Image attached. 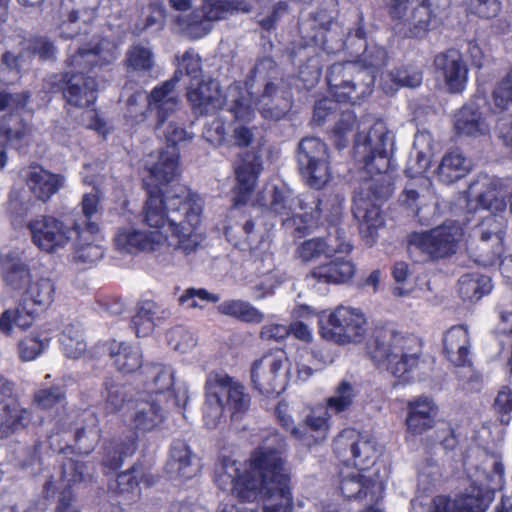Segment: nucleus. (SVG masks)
Returning a JSON list of instances; mask_svg holds the SVG:
<instances>
[{"instance_id":"obj_38","label":"nucleus","mask_w":512,"mask_h":512,"mask_svg":"<svg viewBox=\"0 0 512 512\" xmlns=\"http://www.w3.org/2000/svg\"><path fill=\"white\" fill-rule=\"evenodd\" d=\"M344 440L350 441V451L354 465L364 470L372 464L377 455L376 441L369 435L358 434L353 430L344 432L337 444Z\"/></svg>"},{"instance_id":"obj_22","label":"nucleus","mask_w":512,"mask_h":512,"mask_svg":"<svg viewBox=\"0 0 512 512\" xmlns=\"http://www.w3.org/2000/svg\"><path fill=\"white\" fill-rule=\"evenodd\" d=\"M485 99L476 97L463 105L453 119L456 133L464 137H481L490 132V123L483 110Z\"/></svg>"},{"instance_id":"obj_55","label":"nucleus","mask_w":512,"mask_h":512,"mask_svg":"<svg viewBox=\"0 0 512 512\" xmlns=\"http://www.w3.org/2000/svg\"><path fill=\"white\" fill-rule=\"evenodd\" d=\"M60 343L64 354L73 359L80 358L87 349L82 328L78 324H70L63 329Z\"/></svg>"},{"instance_id":"obj_2","label":"nucleus","mask_w":512,"mask_h":512,"mask_svg":"<svg viewBox=\"0 0 512 512\" xmlns=\"http://www.w3.org/2000/svg\"><path fill=\"white\" fill-rule=\"evenodd\" d=\"M285 443L273 433L251 454L248 464L227 459L216 470L215 481L223 491L242 500L264 497V512H292L290 469Z\"/></svg>"},{"instance_id":"obj_41","label":"nucleus","mask_w":512,"mask_h":512,"mask_svg":"<svg viewBox=\"0 0 512 512\" xmlns=\"http://www.w3.org/2000/svg\"><path fill=\"white\" fill-rule=\"evenodd\" d=\"M470 168V161L460 151L455 150L443 156L436 174L441 182L451 184L465 177Z\"/></svg>"},{"instance_id":"obj_26","label":"nucleus","mask_w":512,"mask_h":512,"mask_svg":"<svg viewBox=\"0 0 512 512\" xmlns=\"http://www.w3.org/2000/svg\"><path fill=\"white\" fill-rule=\"evenodd\" d=\"M187 98L196 113L214 114L224 107V96L219 83L208 82L192 83L187 91Z\"/></svg>"},{"instance_id":"obj_12","label":"nucleus","mask_w":512,"mask_h":512,"mask_svg":"<svg viewBox=\"0 0 512 512\" xmlns=\"http://www.w3.org/2000/svg\"><path fill=\"white\" fill-rule=\"evenodd\" d=\"M463 236L462 226L449 220L428 231L411 234L409 249L421 252L426 259L445 258L456 253Z\"/></svg>"},{"instance_id":"obj_52","label":"nucleus","mask_w":512,"mask_h":512,"mask_svg":"<svg viewBox=\"0 0 512 512\" xmlns=\"http://www.w3.org/2000/svg\"><path fill=\"white\" fill-rule=\"evenodd\" d=\"M356 387L347 380H342L335 387L333 394L325 401L326 408L339 415L350 410L357 397Z\"/></svg>"},{"instance_id":"obj_5","label":"nucleus","mask_w":512,"mask_h":512,"mask_svg":"<svg viewBox=\"0 0 512 512\" xmlns=\"http://www.w3.org/2000/svg\"><path fill=\"white\" fill-rule=\"evenodd\" d=\"M387 53L383 47L368 46L362 54L361 62L333 64L328 71L327 83L337 102L355 104L370 95L375 81V69L386 63Z\"/></svg>"},{"instance_id":"obj_8","label":"nucleus","mask_w":512,"mask_h":512,"mask_svg":"<svg viewBox=\"0 0 512 512\" xmlns=\"http://www.w3.org/2000/svg\"><path fill=\"white\" fill-rule=\"evenodd\" d=\"M450 0H391L390 15L404 37L423 38L439 24Z\"/></svg>"},{"instance_id":"obj_59","label":"nucleus","mask_w":512,"mask_h":512,"mask_svg":"<svg viewBox=\"0 0 512 512\" xmlns=\"http://www.w3.org/2000/svg\"><path fill=\"white\" fill-rule=\"evenodd\" d=\"M167 338L170 347L180 353L190 352L197 344L195 335L181 326L172 328Z\"/></svg>"},{"instance_id":"obj_23","label":"nucleus","mask_w":512,"mask_h":512,"mask_svg":"<svg viewBox=\"0 0 512 512\" xmlns=\"http://www.w3.org/2000/svg\"><path fill=\"white\" fill-rule=\"evenodd\" d=\"M434 64L450 92L459 93L464 90L468 69L459 51L449 49L438 54L435 57Z\"/></svg>"},{"instance_id":"obj_11","label":"nucleus","mask_w":512,"mask_h":512,"mask_svg":"<svg viewBox=\"0 0 512 512\" xmlns=\"http://www.w3.org/2000/svg\"><path fill=\"white\" fill-rule=\"evenodd\" d=\"M506 230L507 220L497 213L487 215L473 227L471 246L478 263L492 266L500 261Z\"/></svg>"},{"instance_id":"obj_48","label":"nucleus","mask_w":512,"mask_h":512,"mask_svg":"<svg viewBox=\"0 0 512 512\" xmlns=\"http://www.w3.org/2000/svg\"><path fill=\"white\" fill-rule=\"evenodd\" d=\"M217 311L247 323H260L264 319V314L260 310L241 299L225 300L217 306Z\"/></svg>"},{"instance_id":"obj_54","label":"nucleus","mask_w":512,"mask_h":512,"mask_svg":"<svg viewBox=\"0 0 512 512\" xmlns=\"http://www.w3.org/2000/svg\"><path fill=\"white\" fill-rule=\"evenodd\" d=\"M145 374L149 381L151 392L162 394L170 392L174 385L175 372L172 367L162 364H152L145 367Z\"/></svg>"},{"instance_id":"obj_27","label":"nucleus","mask_w":512,"mask_h":512,"mask_svg":"<svg viewBox=\"0 0 512 512\" xmlns=\"http://www.w3.org/2000/svg\"><path fill=\"white\" fill-rule=\"evenodd\" d=\"M471 348V336L467 326H452L445 332L443 351L455 366H466L470 363Z\"/></svg>"},{"instance_id":"obj_49","label":"nucleus","mask_w":512,"mask_h":512,"mask_svg":"<svg viewBox=\"0 0 512 512\" xmlns=\"http://www.w3.org/2000/svg\"><path fill=\"white\" fill-rule=\"evenodd\" d=\"M31 420V414L26 408H18L11 404L0 405V433L8 436L25 428Z\"/></svg>"},{"instance_id":"obj_42","label":"nucleus","mask_w":512,"mask_h":512,"mask_svg":"<svg viewBox=\"0 0 512 512\" xmlns=\"http://www.w3.org/2000/svg\"><path fill=\"white\" fill-rule=\"evenodd\" d=\"M92 470L93 465L90 462L83 461L80 455L63 460L61 465V481L64 486L62 493H65L66 499L71 497V494L66 489L88 480L92 475ZM62 496L63 494H61Z\"/></svg>"},{"instance_id":"obj_3","label":"nucleus","mask_w":512,"mask_h":512,"mask_svg":"<svg viewBox=\"0 0 512 512\" xmlns=\"http://www.w3.org/2000/svg\"><path fill=\"white\" fill-rule=\"evenodd\" d=\"M392 148L393 135L383 121H376L366 135H358L356 139L355 153L365 171L372 176L380 175L382 182L376 188L373 181H366L356 190L353 199V214L368 244L374 243L378 229L384 224L379 201L391 193V178L386 173L391 165Z\"/></svg>"},{"instance_id":"obj_53","label":"nucleus","mask_w":512,"mask_h":512,"mask_svg":"<svg viewBox=\"0 0 512 512\" xmlns=\"http://www.w3.org/2000/svg\"><path fill=\"white\" fill-rule=\"evenodd\" d=\"M493 286L488 276L481 274H466L459 279V293L464 300L478 301L489 294Z\"/></svg>"},{"instance_id":"obj_19","label":"nucleus","mask_w":512,"mask_h":512,"mask_svg":"<svg viewBox=\"0 0 512 512\" xmlns=\"http://www.w3.org/2000/svg\"><path fill=\"white\" fill-rule=\"evenodd\" d=\"M503 188L504 183L500 178L480 175L466 191L468 210L484 209L503 213L507 207Z\"/></svg>"},{"instance_id":"obj_62","label":"nucleus","mask_w":512,"mask_h":512,"mask_svg":"<svg viewBox=\"0 0 512 512\" xmlns=\"http://www.w3.org/2000/svg\"><path fill=\"white\" fill-rule=\"evenodd\" d=\"M281 283L278 273L270 271L260 276L251 284V290L255 299H263L273 293L274 289Z\"/></svg>"},{"instance_id":"obj_28","label":"nucleus","mask_w":512,"mask_h":512,"mask_svg":"<svg viewBox=\"0 0 512 512\" xmlns=\"http://www.w3.org/2000/svg\"><path fill=\"white\" fill-rule=\"evenodd\" d=\"M356 272L355 264L346 257H336L328 263L313 268L306 276L311 283H346Z\"/></svg>"},{"instance_id":"obj_35","label":"nucleus","mask_w":512,"mask_h":512,"mask_svg":"<svg viewBox=\"0 0 512 512\" xmlns=\"http://www.w3.org/2000/svg\"><path fill=\"white\" fill-rule=\"evenodd\" d=\"M342 494L349 499L369 498L371 502L378 501L382 497L383 483L373 481L360 471L345 476L340 485Z\"/></svg>"},{"instance_id":"obj_47","label":"nucleus","mask_w":512,"mask_h":512,"mask_svg":"<svg viewBox=\"0 0 512 512\" xmlns=\"http://www.w3.org/2000/svg\"><path fill=\"white\" fill-rule=\"evenodd\" d=\"M400 202L420 221H428L435 213V201L430 193L420 194L414 189H406L400 196Z\"/></svg>"},{"instance_id":"obj_24","label":"nucleus","mask_w":512,"mask_h":512,"mask_svg":"<svg viewBox=\"0 0 512 512\" xmlns=\"http://www.w3.org/2000/svg\"><path fill=\"white\" fill-rule=\"evenodd\" d=\"M144 165L154 182L167 184L179 173V151L177 147L167 146L161 151L147 155Z\"/></svg>"},{"instance_id":"obj_50","label":"nucleus","mask_w":512,"mask_h":512,"mask_svg":"<svg viewBox=\"0 0 512 512\" xmlns=\"http://www.w3.org/2000/svg\"><path fill=\"white\" fill-rule=\"evenodd\" d=\"M31 420V414L26 408H18L11 404L0 405V433L8 436L25 428Z\"/></svg>"},{"instance_id":"obj_51","label":"nucleus","mask_w":512,"mask_h":512,"mask_svg":"<svg viewBox=\"0 0 512 512\" xmlns=\"http://www.w3.org/2000/svg\"><path fill=\"white\" fill-rule=\"evenodd\" d=\"M262 171V163L259 156L247 154L236 169V179L240 193H250L255 185L258 175Z\"/></svg>"},{"instance_id":"obj_6","label":"nucleus","mask_w":512,"mask_h":512,"mask_svg":"<svg viewBox=\"0 0 512 512\" xmlns=\"http://www.w3.org/2000/svg\"><path fill=\"white\" fill-rule=\"evenodd\" d=\"M204 419L209 428H215L225 409L232 417L245 413L250 407V396L244 386L222 372H211L205 383Z\"/></svg>"},{"instance_id":"obj_56","label":"nucleus","mask_w":512,"mask_h":512,"mask_svg":"<svg viewBox=\"0 0 512 512\" xmlns=\"http://www.w3.org/2000/svg\"><path fill=\"white\" fill-rule=\"evenodd\" d=\"M28 132L27 125L17 116L7 115L0 121V135H3L16 148H19L25 141Z\"/></svg>"},{"instance_id":"obj_43","label":"nucleus","mask_w":512,"mask_h":512,"mask_svg":"<svg viewBox=\"0 0 512 512\" xmlns=\"http://www.w3.org/2000/svg\"><path fill=\"white\" fill-rule=\"evenodd\" d=\"M432 136L428 132H419L415 136L414 148L406 172L410 177L424 174L431 163Z\"/></svg>"},{"instance_id":"obj_20","label":"nucleus","mask_w":512,"mask_h":512,"mask_svg":"<svg viewBox=\"0 0 512 512\" xmlns=\"http://www.w3.org/2000/svg\"><path fill=\"white\" fill-rule=\"evenodd\" d=\"M352 245L348 241L345 229L333 225L326 238H312L300 243L296 248V257L302 262H311L321 256L331 257L335 254L347 255Z\"/></svg>"},{"instance_id":"obj_10","label":"nucleus","mask_w":512,"mask_h":512,"mask_svg":"<svg viewBox=\"0 0 512 512\" xmlns=\"http://www.w3.org/2000/svg\"><path fill=\"white\" fill-rule=\"evenodd\" d=\"M319 334L337 344L360 343L367 334L364 313L353 307L339 306L329 314L319 317Z\"/></svg>"},{"instance_id":"obj_25","label":"nucleus","mask_w":512,"mask_h":512,"mask_svg":"<svg viewBox=\"0 0 512 512\" xmlns=\"http://www.w3.org/2000/svg\"><path fill=\"white\" fill-rule=\"evenodd\" d=\"M26 182L36 199L47 202L65 187L66 177L63 174L53 173L40 165H32L28 168Z\"/></svg>"},{"instance_id":"obj_7","label":"nucleus","mask_w":512,"mask_h":512,"mask_svg":"<svg viewBox=\"0 0 512 512\" xmlns=\"http://www.w3.org/2000/svg\"><path fill=\"white\" fill-rule=\"evenodd\" d=\"M471 480L458 499L451 500L455 505V512H485L494 498V490L502 488L504 481V467L496 456L486 455L482 467L468 470Z\"/></svg>"},{"instance_id":"obj_32","label":"nucleus","mask_w":512,"mask_h":512,"mask_svg":"<svg viewBox=\"0 0 512 512\" xmlns=\"http://www.w3.org/2000/svg\"><path fill=\"white\" fill-rule=\"evenodd\" d=\"M166 473L171 479H190L198 472L196 456L181 440L174 441L166 464Z\"/></svg>"},{"instance_id":"obj_58","label":"nucleus","mask_w":512,"mask_h":512,"mask_svg":"<svg viewBox=\"0 0 512 512\" xmlns=\"http://www.w3.org/2000/svg\"><path fill=\"white\" fill-rule=\"evenodd\" d=\"M136 450V439L130 438L123 443H111L107 448V456L104 458L103 463L112 469L119 467L124 457L130 456Z\"/></svg>"},{"instance_id":"obj_63","label":"nucleus","mask_w":512,"mask_h":512,"mask_svg":"<svg viewBox=\"0 0 512 512\" xmlns=\"http://www.w3.org/2000/svg\"><path fill=\"white\" fill-rule=\"evenodd\" d=\"M493 102L499 111H503L512 104V69L495 87Z\"/></svg>"},{"instance_id":"obj_34","label":"nucleus","mask_w":512,"mask_h":512,"mask_svg":"<svg viewBox=\"0 0 512 512\" xmlns=\"http://www.w3.org/2000/svg\"><path fill=\"white\" fill-rule=\"evenodd\" d=\"M129 420L133 429L151 431L163 422L164 410L157 400L138 398L133 403Z\"/></svg>"},{"instance_id":"obj_37","label":"nucleus","mask_w":512,"mask_h":512,"mask_svg":"<svg viewBox=\"0 0 512 512\" xmlns=\"http://www.w3.org/2000/svg\"><path fill=\"white\" fill-rule=\"evenodd\" d=\"M98 232V226L89 222L86 229L80 231L77 229V241L74 245L73 259L76 262L84 264H93L103 256V248L98 242L95 234Z\"/></svg>"},{"instance_id":"obj_61","label":"nucleus","mask_w":512,"mask_h":512,"mask_svg":"<svg viewBox=\"0 0 512 512\" xmlns=\"http://www.w3.org/2000/svg\"><path fill=\"white\" fill-rule=\"evenodd\" d=\"M219 300V295L210 293L203 288H188L179 297V303L188 308H203L202 302L216 303Z\"/></svg>"},{"instance_id":"obj_18","label":"nucleus","mask_w":512,"mask_h":512,"mask_svg":"<svg viewBox=\"0 0 512 512\" xmlns=\"http://www.w3.org/2000/svg\"><path fill=\"white\" fill-rule=\"evenodd\" d=\"M96 0H62L60 5V35L72 39L87 34L96 18Z\"/></svg>"},{"instance_id":"obj_21","label":"nucleus","mask_w":512,"mask_h":512,"mask_svg":"<svg viewBox=\"0 0 512 512\" xmlns=\"http://www.w3.org/2000/svg\"><path fill=\"white\" fill-rule=\"evenodd\" d=\"M63 430H73L78 449L85 454L92 451L101 437L99 420L91 410H70L60 420Z\"/></svg>"},{"instance_id":"obj_39","label":"nucleus","mask_w":512,"mask_h":512,"mask_svg":"<svg viewBox=\"0 0 512 512\" xmlns=\"http://www.w3.org/2000/svg\"><path fill=\"white\" fill-rule=\"evenodd\" d=\"M224 105L237 121L249 122L255 117V102L253 103L251 94L240 83H233L228 87Z\"/></svg>"},{"instance_id":"obj_9","label":"nucleus","mask_w":512,"mask_h":512,"mask_svg":"<svg viewBox=\"0 0 512 512\" xmlns=\"http://www.w3.org/2000/svg\"><path fill=\"white\" fill-rule=\"evenodd\" d=\"M420 351V343L413 336H404L390 328L376 332L374 356L386 360L387 369L395 376L401 377L413 370Z\"/></svg>"},{"instance_id":"obj_46","label":"nucleus","mask_w":512,"mask_h":512,"mask_svg":"<svg viewBox=\"0 0 512 512\" xmlns=\"http://www.w3.org/2000/svg\"><path fill=\"white\" fill-rule=\"evenodd\" d=\"M169 313L161 309L152 301L142 302L137 313L132 318V325L138 337H145L152 333L157 322L168 316Z\"/></svg>"},{"instance_id":"obj_15","label":"nucleus","mask_w":512,"mask_h":512,"mask_svg":"<svg viewBox=\"0 0 512 512\" xmlns=\"http://www.w3.org/2000/svg\"><path fill=\"white\" fill-rule=\"evenodd\" d=\"M27 228L35 246L43 252L56 253L76 238L78 225L51 215H40L31 219Z\"/></svg>"},{"instance_id":"obj_60","label":"nucleus","mask_w":512,"mask_h":512,"mask_svg":"<svg viewBox=\"0 0 512 512\" xmlns=\"http://www.w3.org/2000/svg\"><path fill=\"white\" fill-rule=\"evenodd\" d=\"M148 108L147 95L143 91H137L127 100L125 117L133 123H141L146 119Z\"/></svg>"},{"instance_id":"obj_33","label":"nucleus","mask_w":512,"mask_h":512,"mask_svg":"<svg viewBox=\"0 0 512 512\" xmlns=\"http://www.w3.org/2000/svg\"><path fill=\"white\" fill-rule=\"evenodd\" d=\"M0 274L6 287L21 295L34 277L28 265L12 253L0 255Z\"/></svg>"},{"instance_id":"obj_13","label":"nucleus","mask_w":512,"mask_h":512,"mask_svg":"<svg viewBox=\"0 0 512 512\" xmlns=\"http://www.w3.org/2000/svg\"><path fill=\"white\" fill-rule=\"evenodd\" d=\"M297 165L303 181L311 188L321 189L330 181L328 147L317 137H306L299 142Z\"/></svg>"},{"instance_id":"obj_16","label":"nucleus","mask_w":512,"mask_h":512,"mask_svg":"<svg viewBox=\"0 0 512 512\" xmlns=\"http://www.w3.org/2000/svg\"><path fill=\"white\" fill-rule=\"evenodd\" d=\"M240 10L239 4L229 0H202L192 12L178 18L183 33L191 39L208 35L215 22Z\"/></svg>"},{"instance_id":"obj_44","label":"nucleus","mask_w":512,"mask_h":512,"mask_svg":"<svg viewBox=\"0 0 512 512\" xmlns=\"http://www.w3.org/2000/svg\"><path fill=\"white\" fill-rule=\"evenodd\" d=\"M141 484L146 486L152 484V477L143 466H133L131 469L120 473L117 477L119 493L124 495L128 502H135L140 497Z\"/></svg>"},{"instance_id":"obj_17","label":"nucleus","mask_w":512,"mask_h":512,"mask_svg":"<svg viewBox=\"0 0 512 512\" xmlns=\"http://www.w3.org/2000/svg\"><path fill=\"white\" fill-rule=\"evenodd\" d=\"M320 201L316 197L307 198L295 196L285 187H275L271 194L270 209L282 217L284 224L297 223V219L306 224L312 222L320 214Z\"/></svg>"},{"instance_id":"obj_57","label":"nucleus","mask_w":512,"mask_h":512,"mask_svg":"<svg viewBox=\"0 0 512 512\" xmlns=\"http://www.w3.org/2000/svg\"><path fill=\"white\" fill-rule=\"evenodd\" d=\"M125 62L132 71L147 72L154 66L153 53L148 47L136 44L128 49Z\"/></svg>"},{"instance_id":"obj_36","label":"nucleus","mask_w":512,"mask_h":512,"mask_svg":"<svg viewBox=\"0 0 512 512\" xmlns=\"http://www.w3.org/2000/svg\"><path fill=\"white\" fill-rule=\"evenodd\" d=\"M177 81L178 78L175 76L155 87L147 96L149 107L158 113L159 125H162L165 119L177 111L180 106L179 95L174 90Z\"/></svg>"},{"instance_id":"obj_45","label":"nucleus","mask_w":512,"mask_h":512,"mask_svg":"<svg viewBox=\"0 0 512 512\" xmlns=\"http://www.w3.org/2000/svg\"><path fill=\"white\" fill-rule=\"evenodd\" d=\"M108 350L114 365L123 373L135 372L142 364V353L137 346L114 340Z\"/></svg>"},{"instance_id":"obj_1","label":"nucleus","mask_w":512,"mask_h":512,"mask_svg":"<svg viewBox=\"0 0 512 512\" xmlns=\"http://www.w3.org/2000/svg\"><path fill=\"white\" fill-rule=\"evenodd\" d=\"M203 207V199L183 185H176L162 194L150 192L144 211L147 230L118 229L115 247L122 252L137 253L166 246L190 254L201 241L197 229Z\"/></svg>"},{"instance_id":"obj_30","label":"nucleus","mask_w":512,"mask_h":512,"mask_svg":"<svg viewBox=\"0 0 512 512\" xmlns=\"http://www.w3.org/2000/svg\"><path fill=\"white\" fill-rule=\"evenodd\" d=\"M255 105L265 119L279 120L289 111L291 99L286 91L273 82H267Z\"/></svg>"},{"instance_id":"obj_31","label":"nucleus","mask_w":512,"mask_h":512,"mask_svg":"<svg viewBox=\"0 0 512 512\" xmlns=\"http://www.w3.org/2000/svg\"><path fill=\"white\" fill-rule=\"evenodd\" d=\"M407 430L412 435H421L435 425L438 408L428 397H419L407 405Z\"/></svg>"},{"instance_id":"obj_29","label":"nucleus","mask_w":512,"mask_h":512,"mask_svg":"<svg viewBox=\"0 0 512 512\" xmlns=\"http://www.w3.org/2000/svg\"><path fill=\"white\" fill-rule=\"evenodd\" d=\"M330 411L313 410L302 424L293 427L291 436L306 446L323 441L330 429Z\"/></svg>"},{"instance_id":"obj_64","label":"nucleus","mask_w":512,"mask_h":512,"mask_svg":"<svg viewBox=\"0 0 512 512\" xmlns=\"http://www.w3.org/2000/svg\"><path fill=\"white\" fill-rule=\"evenodd\" d=\"M126 387L118 383H106L105 407L109 412H116L127 401Z\"/></svg>"},{"instance_id":"obj_14","label":"nucleus","mask_w":512,"mask_h":512,"mask_svg":"<svg viewBox=\"0 0 512 512\" xmlns=\"http://www.w3.org/2000/svg\"><path fill=\"white\" fill-rule=\"evenodd\" d=\"M253 387L263 395L282 392L289 376V362L284 351L276 350L263 355L251 365Z\"/></svg>"},{"instance_id":"obj_40","label":"nucleus","mask_w":512,"mask_h":512,"mask_svg":"<svg viewBox=\"0 0 512 512\" xmlns=\"http://www.w3.org/2000/svg\"><path fill=\"white\" fill-rule=\"evenodd\" d=\"M55 294L56 286L52 279L48 277H33L21 295V305L24 309L27 306L46 309L53 303Z\"/></svg>"},{"instance_id":"obj_4","label":"nucleus","mask_w":512,"mask_h":512,"mask_svg":"<svg viewBox=\"0 0 512 512\" xmlns=\"http://www.w3.org/2000/svg\"><path fill=\"white\" fill-rule=\"evenodd\" d=\"M117 45L106 38L94 35L84 47H79L68 60L64 74L66 87L63 94L67 102L78 107H88L96 100V81L89 72L112 64L118 58Z\"/></svg>"}]
</instances>
